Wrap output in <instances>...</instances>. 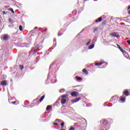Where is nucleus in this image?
<instances>
[{
  "label": "nucleus",
  "mask_w": 130,
  "mask_h": 130,
  "mask_svg": "<svg viewBox=\"0 0 130 130\" xmlns=\"http://www.w3.org/2000/svg\"><path fill=\"white\" fill-rule=\"evenodd\" d=\"M110 35L113 36V37H119V35L116 32H112L110 34Z\"/></svg>",
  "instance_id": "obj_2"
},
{
  "label": "nucleus",
  "mask_w": 130,
  "mask_h": 130,
  "mask_svg": "<svg viewBox=\"0 0 130 130\" xmlns=\"http://www.w3.org/2000/svg\"><path fill=\"white\" fill-rule=\"evenodd\" d=\"M58 120H59V119H57L55 120V121H58Z\"/></svg>",
  "instance_id": "obj_33"
},
{
  "label": "nucleus",
  "mask_w": 130,
  "mask_h": 130,
  "mask_svg": "<svg viewBox=\"0 0 130 130\" xmlns=\"http://www.w3.org/2000/svg\"><path fill=\"white\" fill-rule=\"evenodd\" d=\"M82 73H84V74H85V75L88 74V71H87V70L86 69H84L82 70Z\"/></svg>",
  "instance_id": "obj_11"
},
{
  "label": "nucleus",
  "mask_w": 130,
  "mask_h": 130,
  "mask_svg": "<svg viewBox=\"0 0 130 130\" xmlns=\"http://www.w3.org/2000/svg\"><path fill=\"white\" fill-rule=\"evenodd\" d=\"M19 67H20V69L22 70L24 69V66L23 65H19Z\"/></svg>",
  "instance_id": "obj_20"
},
{
  "label": "nucleus",
  "mask_w": 130,
  "mask_h": 130,
  "mask_svg": "<svg viewBox=\"0 0 130 130\" xmlns=\"http://www.w3.org/2000/svg\"><path fill=\"white\" fill-rule=\"evenodd\" d=\"M19 30L20 31H23V26L22 25L19 26Z\"/></svg>",
  "instance_id": "obj_21"
},
{
  "label": "nucleus",
  "mask_w": 130,
  "mask_h": 130,
  "mask_svg": "<svg viewBox=\"0 0 130 130\" xmlns=\"http://www.w3.org/2000/svg\"><path fill=\"white\" fill-rule=\"evenodd\" d=\"M115 98V96H113V97H112L111 100H113V99Z\"/></svg>",
  "instance_id": "obj_32"
},
{
  "label": "nucleus",
  "mask_w": 130,
  "mask_h": 130,
  "mask_svg": "<svg viewBox=\"0 0 130 130\" xmlns=\"http://www.w3.org/2000/svg\"><path fill=\"white\" fill-rule=\"evenodd\" d=\"M94 45H91L89 46L88 47V49H92L94 48Z\"/></svg>",
  "instance_id": "obj_18"
},
{
  "label": "nucleus",
  "mask_w": 130,
  "mask_h": 130,
  "mask_svg": "<svg viewBox=\"0 0 130 130\" xmlns=\"http://www.w3.org/2000/svg\"><path fill=\"white\" fill-rule=\"evenodd\" d=\"M69 96V94H63L61 96L62 98H66V97H68Z\"/></svg>",
  "instance_id": "obj_19"
},
{
  "label": "nucleus",
  "mask_w": 130,
  "mask_h": 130,
  "mask_svg": "<svg viewBox=\"0 0 130 130\" xmlns=\"http://www.w3.org/2000/svg\"><path fill=\"white\" fill-rule=\"evenodd\" d=\"M119 49L120 51V52H122V53H125V52H126V51L123 50V49H122L121 47H119Z\"/></svg>",
  "instance_id": "obj_12"
},
{
  "label": "nucleus",
  "mask_w": 130,
  "mask_h": 130,
  "mask_svg": "<svg viewBox=\"0 0 130 130\" xmlns=\"http://www.w3.org/2000/svg\"><path fill=\"white\" fill-rule=\"evenodd\" d=\"M50 108H51V106H50V105L47 106V107L46 108L47 111H49L50 110Z\"/></svg>",
  "instance_id": "obj_16"
},
{
  "label": "nucleus",
  "mask_w": 130,
  "mask_h": 130,
  "mask_svg": "<svg viewBox=\"0 0 130 130\" xmlns=\"http://www.w3.org/2000/svg\"><path fill=\"white\" fill-rule=\"evenodd\" d=\"M117 46L118 48L119 49V47H120V46H119V45H117Z\"/></svg>",
  "instance_id": "obj_31"
},
{
  "label": "nucleus",
  "mask_w": 130,
  "mask_h": 130,
  "mask_svg": "<svg viewBox=\"0 0 130 130\" xmlns=\"http://www.w3.org/2000/svg\"><path fill=\"white\" fill-rule=\"evenodd\" d=\"M67 102V99L64 98H62L61 100V104L63 105V104H66V103Z\"/></svg>",
  "instance_id": "obj_6"
},
{
  "label": "nucleus",
  "mask_w": 130,
  "mask_h": 130,
  "mask_svg": "<svg viewBox=\"0 0 130 130\" xmlns=\"http://www.w3.org/2000/svg\"><path fill=\"white\" fill-rule=\"evenodd\" d=\"M8 11H10L12 14H15V11H14V9H13V8L9 9Z\"/></svg>",
  "instance_id": "obj_17"
},
{
  "label": "nucleus",
  "mask_w": 130,
  "mask_h": 130,
  "mask_svg": "<svg viewBox=\"0 0 130 130\" xmlns=\"http://www.w3.org/2000/svg\"><path fill=\"white\" fill-rule=\"evenodd\" d=\"M94 31H97V29H95Z\"/></svg>",
  "instance_id": "obj_39"
},
{
  "label": "nucleus",
  "mask_w": 130,
  "mask_h": 130,
  "mask_svg": "<svg viewBox=\"0 0 130 130\" xmlns=\"http://www.w3.org/2000/svg\"><path fill=\"white\" fill-rule=\"evenodd\" d=\"M16 102H17L16 101L12 102V104H16Z\"/></svg>",
  "instance_id": "obj_30"
},
{
  "label": "nucleus",
  "mask_w": 130,
  "mask_h": 130,
  "mask_svg": "<svg viewBox=\"0 0 130 130\" xmlns=\"http://www.w3.org/2000/svg\"><path fill=\"white\" fill-rule=\"evenodd\" d=\"M60 130H64V129H60Z\"/></svg>",
  "instance_id": "obj_40"
},
{
  "label": "nucleus",
  "mask_w": 130,
  "mask_h": 130,
  "mask_svg": "<svg viewBox=\"0 0 130 130\" xmlns=\"http://www.w3.org/2000/svg\"><path fill=\"white\" fill-rule=\"evenodd\" d=\"M123 93L124 94L125 96H128L129 95V92L126 90H123Z\"/></svg>",
  "instance_id": "obj_5"
},
{
  "label": "nucleus",
  "mask_w": 130,
  "mask_h": 130,
  "mask_svg": "<svg viewBox=\"0 0 130 130\" xmlns=\"http://www.w3.org/2000/svg\"><path fill=\"white\" fill-rule=\"evenodd\" d=\"M130 9V7H128L127 10H129Z\"/></svg>",
  "instance_id": "obj_35"
},
{
  "label": "nucleus",
  "mask_w": 130,
  "mask_h": 130,
  "mask_svg": "<svg viewBox=\"0 0 130 130\" xmlns=\"http://www.w3.org/2000/svg\"><path fill=\"white\" fill-rule=\"evenodd\" d=\"M90 43H91V40H89V41L87 43H86V46H87V45H89V44H90Z\"/></svg>",
  "instance_id": "obj_24"
},
{
  "label": "nucleus",
  "mask_w": 130,
  "mask_h": 130,
  "mask_svg": "<svg viewBox=\"0 0 130 130\" xmlns=\"http://www.w3.org/2000/svg\"><path fill=\"white\" fill-rule=\"evenodd\" d=\"M1 23H2V20H1V19H0V25H1Z\"/></svg>",
  "instance_id": "obj_37"
},
{
  "label": "nucleus",
  "mask_w": 130,
  "mask_h": 130,
  "mask_svg": "<svg viewBox=\"0 0 130 130\" xmlns=\"http://www.w3.org/2000/svg\"><path fill=\"white\" fill-rule=\"evenodd\" d=\"M128 13H129L130 14V10H128Z\"/></svg>",
  "instance_id": "obj_36"
},
{
  "label": "nucleus",
  "mask_w": 130,
  "mask_h": 130,
  "mask_svg": "<svg viewBox=\"0 0 130 130\" xmlns=\"http://www.w3.org/2000/svg\"><path fill=\"white\" fill-rule=\"evenodd\" d=\"M44 98H45V95H43L40 99V102L41 103L42 101H43Z\"/></svg>",
  "instance_id": "obj_14"
},
{
  "label": "nucleus",
  "mask_w": 130,
  "mask_h": 130,
  "mask_svg": "<svg viewBox=\"0 0 130 130\" xmlns=\"http://www.w3.org/2000/svg\"><path fill=\"white\" fill-rule=\"evenodd\" d=\"M44 31H47V28H45Z\"/></svg>",
  "instance_id": "obj_34"
},
{
  "label": "nucleus",
  "mask_w": 130,
  "mask_h": 130,
  "mask_svg": "<svg viewBox=\"0 0 130 130\" xmlns=\"http://www.w3.org/2000/svg\"><path fill=\"white\" fill-rule=\"evenodd\" d=\"M126 42L128 44H129V45H130V40H127Z\"/></svg>",
  "instance_id": "obj_28"
},
{
  "label": "nucleus",
  "mask_w": 130,
  "mask_h": 130,
  "mask_svg": "<svg viewBox=\"0 0 130 130\" xmlns=\"http://www.w3.org/2000/svg\"><path fill=\"white\" fill-rule=\"evenodd\" d=\"M53 124H54V125H58V124L56 122L53 123Z\"/></svg>",
  "instance_id": "obj_27"
},
{
  "label": "nucleus",
  "mask_w": 130,
  "mask_h": 130,
  "mask_svg": "<svg viewBox=\"0 0 130 130\" xmlns=\"http://www.w3.org/2000/svg\"><path fill=\"white\" fill-rule=\"evenodd\" d=\"M70 95H71L72 97H77V96L79 95V92L77 91H73L71 92Z\"/></svg>",
  "instance_id": "obj_1"
},
{
  "label": "nucleus",
  "mask_w": 130,
  "mask_h": 130,
  "mask_svg": "<svg viewBox=\"0 0 130 130\" xmlns=\"http://www.w3.org/2000/svg\"><path fill=\"white\" fill-rule=\"evenodd\" d=\"M60 125H61V126H62V127H63V126H64V122L62 121V122L61 123Z\"/></svg>",
  "instance_id": "obj_23"
},
{
  "label": "nucleus",
  "mask_w": 130,
  "mask_h": 130,
  "mask_svg": "<svg viewBox=\"0 0 130 130\" xmlns=\"http://www.w3.org/2000/svg\"><path fill=\"white\" fill-rule=\"evenodd\" d=\"M84 2H87V0H83Z\"/></svg>",
  "instance_id": "obj_38"
},
{
  "label": "nucleus",
  "mask_w": 130,
  "mask_h": 130,
  "mask_svg": "<svg viewBox=\"0 0 130 130\" xmlns=\"http://www.w3.org/2000/svg\"><path fill=\"white\" fill-rule=\"evenodd\" d=\"M3 40H8L9 39V35L6 34L3 36Z\"/></svg>",
  "instance_id": "obj_3"
},
{
  "label": "nucleus",
  "mask_w": 130,
  "mask_h": 130,
  "mask_svg": "<svg viewBox=\"0 0 130 130\" xmlns=\"http://www.w3.org/2000/svg\"><path fill=\"white\" fill-rule=\"evenodd\" d=\"M81 100V98H77L75 100L72 101V103H76V102H78Z\"/></svg>",
  "instance_id": "obj_4"
},
{
  "label": "nucleus",
  "mask_w": 130,
  "mask_h": 130,
  "mask_svg": "<svg viewBox=\"0 0 130 130\" xmlns=\"http://www.w3.org/2000/svg\"><path fill=\"white\" fill-rule=\"evenodd\" d=\"M75 79L77 80V81H82L83 80L82 78H81L79 76H76Z\"/></svg>",
  "instance_id": "obj_9"
},
{
  "label": "nucleus",
  "mask_w": 130,
  "mask_h": 130,
  "mask_svg": "<svg viewBox=\"0 0 130 130\" xmlns=\"http://www.w3.org/2000/svg\"><path fill=\"white\" fill-rule=\"evenodd\" d=\"M103 63H104V62H96V63H95V66H99V67H100V66H102V64H103Z\"/></svg>",
  "instance_id": "obj_7"
},
{
  "label": "nucleus",
  "mask_w": 130,
  "mask_h": 130,
  "mask_svg": "<svg viewBox=\"0 0 130 130\" xmlns=\"http://www.w3.org/2000/svg\"><path fill=\"white\" fill-rule=\"evenodd\" d=\"M101 21H102V17H100L98 19V20H95L96 23L98 22H101Z\"/></svg>",
  "instance_id": "obj_13"
},
{
  "label": "nucleus",
  "mask_w": 130,
  "mask_h": 130,
  "mask_svg": "<svg viewBox=\"0 0 130 130\" xmlns=\"http://www.w3.org/2000/svg\"><path fill=\"white\" fill-rule=\"evenodd\" d=\"M2 14L3 16H5V15H7V12H5V11H3L2 12Z\"/></svg>",
  "instance_id": "obj_26"
},
{
  "label": "nucleus",
  "mask_w": 130,
  "mask_h": 130,
  "mask_svg": "<svg viewBox=\"0 0 130 130\" xmlns=\"http://www.w3.org/2000/svg\"><path fill=\"white\" fill-rule=\"evenodd\" d=\"M69 130H75V128L73 127H71Z\"/></svg>",
  "instance_id": "obj_29"
},
{
  "label": "nucleus",
  "mask_w": 130,
  "mask_h": 130,
  "mask_svg": "<svg viewBox=\"0 0 130 130\" xmlns=\"http://www.w3.org/2000/svg\"><path fill=\"white\" fill-rule=\"evenodd\" d=\"M9 22H10V23H11V24H13V23H14V21H12V19H11V18H9Z\"/></svg>",
  "instance_id": "obj_25"
},
{
  "label": "nucleus",
  "mask_w": 130,
  "mask_h": 130,
  "mask_svg": "<svg viewBox=\"0 0 130 130\" xmlns=\"http://www.w3.org/2000/svg\"><path fill=\"white\" fill-rule=\"evenodd\" d=\"M108 124V121L105 119L104 120V121H103V124H104V125H106V124Z\"/></svg>",
  "instance_id": "obj_10"
},
{
  "label": "nucleus",
  "mask_w": 130,
  "mask_h": 130,
  "mask_svg": "<svg viewBox=\"0 0 130 130\" xmlns=\"http://www.w3.org/2000/svg\"><path fill=\"white\" fill-rule=\"evenodd\" d=\"M120 100V101H122V102H124V101H125V98L121 97Z\"/></svg>",
  "instance_id": "obj_15"
},
{
  "label": "nucleus",
  "mask_w": 130,
  "mask_h": 130,
  "mask_svg": "<svg viewBox=\"0 0 130 130\" xmlns=\"http://www.w3.org/2000/svg\"><path fill=\"white\" fill-rule=\"evenodd\" d=\"M66 90L64 89H61L59 90L60 93H63V92H64Z\"/></svg>",
  "instance_id": "obj_22"
},
{
  "label": "nucleus",
  "mask_w": 130,
  "mask_h": 130,
  "mask_svg": "<svg viewBox=\"0 0 130 130\" xmlns=\"http://www.w3.org/2000/svg\"><path fill=\"white\" fill-rule=\"evenodd\" d=\"M1 85L2 86H7V81L4 80L1 82Z\"/></svg>",
  "instance_id": "obj_8"
}]
</instances>
